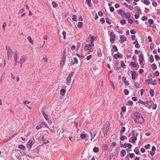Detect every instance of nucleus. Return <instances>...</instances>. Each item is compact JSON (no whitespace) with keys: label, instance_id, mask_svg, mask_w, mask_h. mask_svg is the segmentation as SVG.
Returning <instances> with one entry per match:
<instances>
[{"label":"nucleus","instance_id":"nucleus-1","mask_svg":"<svg viewBox=\"0 0 160 160\" xmlns=\"http://www.w3.org/2000/svg\"><path fill=\"white\" fill-rule=\"evenodd\" d=\"M132 117L134 121L138 124H141L144 122V120L142 115L138 112H135L132 114Z\"/></svg>","mask_w":160,"mask_h":160},{"label":"nucleus","instance_id":"nucleus-2","mask_svg":"<svg viewBox=\"0 0 160 160\" xmlns=\"http://www.w3.org/2000/svg\"><path fill=\"white\" fill-rule=\"evenodd\" d=\"M74 72H71L67 77L66 80V84L68 86H69L71 81V78L73 76Z\"/></svg>","mask_w":160,"mask_h":160},{"label":"nucleus","instance_id":"nucleus-3","mask_svg":"<svg viewBox=\"0 0 160 160\" xmlns=\"http://www.w3.org/2000/svg\"><path fill=\"white\" fill-rule=\"evenodd\" d=\"M110 41L112 43H114V41L115 40L116 35L115 34L112 32H111L110 33Z\"/></svg>","mask_w":160,"mask_h":160},{"label":"nucleus","instance_id":"nucleus-4","mask_svg":"<svg viewBox=\"0 0 160 160\" xmlns=\"http://www.w3.org/2000/svg\"><path fill=\"white\" fill-rule=\"evenodd\" d=\"M90 132L91 137V141H92L94 138L96 136L97 132L95 130L92 129L90 131Z\"/></svg>","mask_w":160,"mask_h":160},{"label":"nucleus","instance_id":"nucleus-5","mask_svg":"<svg viewBox=\"0 0 160 160\" xmlns=\"http://www.w3.org/2000/svg\"><path fill=\"white\" fill-rule=\"evenodd\" d=\"M66 60V55L65 53H64L63 54L60 66L62 67L64 64Z\"/></svg>","mask_w":160,"mask_h":160},{"label":"nucleus","instance_id":"nucleus-6","mask_svg":"<svg viewBox=\"0 0 160 160\" xmlns=\"http://www.w3.org/2000/svg\"><path fill=\"white\" fill-rule=\"evenodd\" d=\"M27 57L26 56H22L20 58V63L21 65L27 60Z\"/></svg>","mask_w":160,"mask_h":160},{"label":"nucleus","instance_id":"nucleus-7","mask_svg":"<svg viewBox=\"0 0 160 160\" xmlns=\"http://www.w3.org/2000/svg\"><path fill=\"white\" fill-rule=\"evenodd\" d=\"M121 147H122L123 148H126L127 147H128V148L130 149L132 147V145L129 143H125L124 144H122L120 145Z\"/></svg>","mask_w":160,"mask_h":160},{"label":"nucleus","instance_id":"nucleus-8","mask_svg":"<svg viewBox=\"0 0 160 160\" xmlns=\"http://www.w3.org/2000/svg\"><path fill=\"white\" fill-rule=\"evenodd\" d=\"M93 45V43L91 42V43L89 44L86 45V46L84 47V49L85 51H87L88 48H91Z\"/></svg>","mask_w":160,"mask_h":160},{"label":"nucleus","instance_id":"nucleus-9","mask_svg":"<svg viewBox=\"0 0 160 160\" xmlns=\"http://www.w3.org/2000/svg\"><path fill=\"white\" fill-rule=\"evenodd\" d=\"M144 59L143 57V54H141L139 58V61L140 64L141 65H142V64L144 61Z\"/></svg>","mask_w":160,"mask_h":160},{"label":"nucleus","instance_id":"nucleus-10","mask_svg":"<svg viewBox=\"0 0 160 160\" xmlns=\"http://www.w3.org/2000/svg\"><path fill=\"white\" fill-rule=\"evenodd\" d=\"M122 54L120 53L119 52H118L117 54H115L113 56L114 58L115 59H117L119 58H121L122 57Z\"/></svg>","mask_w":160,"mask_h":160},{"label":"nucleus","instance_id":"nucleus-11","mask_svg":"<svg viewBox=\"0 0 160 160\" xmlns=\"http://www.w3.org/2000/svg\"><path fill=\"white\" fill-rule=\"evenodd\" d=\"M130 72L132 75V79H135L137 76V74L136 72L133 71H131Z\"/></svg>","mask_w":160,"mask_h":160},{"label":"nucleus","instance_id":"nucleus-12","mask_svg":"<svg viewBox=\"0 0 160 160\" xmlns=\"http://www.w3.org/2000/svg\"><path fill=\"white\" fill-rule=\"evenodd\" d=\"M120 42H124L126 41V37L124 35H121L120 37Z\"/></svg>","mask_w":160,"mask_h":160},{"label":"nucleus","instance_id":"nucleus-13","mask_svg":"<svg viewBox=\"0 0 160 160\" xmlns=\"http://www.w3.org/2000/svg\"><path fill=\"white\" fill-rule=\"evenodd\" d=\"M122 80L123 82L126 86H128L129 85V83L127 81L126 78L125 77H123L122 78Z\"/></svg>","mask_w":160,"mask_h":160},{"label":"nucleus","instance_id":"nucleus-14","mask_svg":"<svg viewBox=\"0 0 160 160\" xmlns=\"http://www.w3.org/2000/svg\"><path fill=\"white\" fill-rule=\"evenodd\" d=\"M12 53V52H7V57H8V60H10L11 59Z\"/></svg>","mask_w":160,"mask_h":160},{"label":"nucleus","instance_id":"nucleus-15","mask_svg":"<svg viewBox=\"0 0 160 160\" xmlns=\"http://www.w3.org/2000/svg\"><path fill=\"white\" fill-rule=\"evenodd\" d=\"M32 146V140H29L27 144L28 148H31Z\"/></svg>","mask_w":160,"mask_h":160},{"label":"nucleus","instance_id":"nucleus-16","mask_svg":"<svg viewBox=\"0 0 160 160\" xmlns=\"http://www.w3.org/2000/svg\"><path fill=\"white\" fill-rule=\"evenodd\" d=\"M42 124H43L44 125L45 127H46L48 128H49V130L51 131V132H53V133H54V132H56L55 130L52 129L51 128H50L48 127L45 124V123H44V122H42Z\"/></svg>","mask_w":160,"mask_h":160},{"label":"nucleus","instance_id":"nucleus-17","mask_svg":"<svg viewBox=\"0 0 160 160\" xmlns=\"http://www.w3.org/2000/svg\"><path fill=\"white\" fill-rule=\"evenodd\" d=\"M60 94L62 96H64L66 93V90L64 89H62L60 91Z\"/></svg>","mask_w":160,"mask_h":160},{"label":"nucleus","instance_id":"nucleus-18","mask_svg":"<svg viewBox=\"0 0 160 160\" xmlns=\"http://www.w3.org/2000/svg\"><path fill=\"white\" fill-rule=\"evenodd\" d=\"M27 39L33 45L34 44L33 40L31 38V37L30 36H28Z\"/></svg>","mask_w":160,"mask_h":160},{"label":"nucleus","instance_id":"nucleus-19","mask_svg":"<svg viewBox=\"0 0 160 160\" xmlns=\"http://www.w3.org/2000/svg\"><path fill=\"white\" fill-rule=\"evenodd\" d=\"M118 14L121 16H123L125 14V13L123 10H119L118 12Z\"/></svg>","mask_w":160,"mask_h":160},{"label":"nucleus","instance_id":"nucleus-20","mask_svg":"<svg viewBox=\"0 0 160 160\" xmlns=\"http://www.w3.org/2000/svg\"><path fill=\"white\" fill-rule=\"evenodd\" d=\"M42 112L45 119L48 120V115L45 113L43 111H42Z\"/></svg>","mask_w":160,"mask_h":160},{"label":"nucleus","instance_id":"nucleus-21","mask_svg":"<svg viewBox=\"0 0 160 160\" xmlns=\"http://www.w3.org/2000/svg\"><path fill=\"white\" fill-rule=\"evenodd\" d=\"M18 148L21 150H24L25 149V147L24 145L20 144L18 146Z\"/></svg>","mask_w":160,"mask_h":160},{"label":"nucleus","instance_id":"nucleus-22","mask_svg":"<svg viewBox=\"0 0 160 160\" xmlns=\"http://www.w3.org/2000/svg\"><path fill=\"white\" fill-rule=\"evenodd\" d=\"M124 15L126 18H130L131 16V14L129 12H127L126 13H125Z\"/></svg>","mask_w":160,"mask_h":160},{"label":"nucleus","instance_id":"nucleus-23","mask_svg":"<svg viewBox=\"0 0 160 160\" xmlns=\"http://www.w3.org/2000/svg\"><path fill=\"white\" fill-rule=\"evenodd\" d=\"M106 126H104V128H103V131L104 132H105L107 133V132L109 130V128L108 126H108L105 127Z\"/></svg>","mask_w":160,"mask_h":160},{"label":"nucleus","instance_id":"nucleus-24","mask_svg":"<svg viewBox=\"0 0 160 160\" xmlns=\"http://www.w3.org/2000/svg\"><path fill=\"white\" fill-rule=\"evenodd\" d=\"M74 62H73V61L72 62V65L74 64L75 63L77 64L78 63V60L77 58L76 57H74L73 58Z\"/></svg>","mask_w":160,"mask_h":160},{"label":"nucleus","instance_id":"nucleus-25","mask_svg":"<svg viewBox=\"0 0 160 160\" xmlns=\"http://www.w3.org/2000/svg\"><path fill=\"white\" fill-rule=\"evenodd\" d=\"M126 151L125 150H123L120 152L121 156L122 157H123L125 156L126 154Z\"/></svg>","mask_w":160,"mask_h":160},{"label":"nucleus","instance_id":"nucleus-26","mask_svg":"<svg viewBox=\"0 0 160 160\" xmlns=\"http://www.w3.org/2000/svg\"><path fill=\"white\" fill-rule=\"evenodd\" d=\"M150 94V96L151 97H153L154 95V91L153 89H151L149 91Z\"/></svg>","mask_w":160,"mask_h":160},{"label":"nucleus","instance_id":"nucleus-27","mask_svg":"<svg viewBox=\"0 0 160 160\" xmlns=\"http://www.w3.org/2000/svg\"><path fill=\"white\" fill-rule=\"evenodd\" d=\"M130 64H131V66L133 68L136 67L137 66V64L135 62H131Z\"/></svg>","mask_w":160,"mask_h":160},{"label":"nucleus","instance_id":"nucleus-28","mask_svg":"<svg viewBox=\"0 0 160 160\" xmlns=\"http://www.w3.org/2000/svg\"><path fill=\"white\" fill-rule=\"evenodd\" d=\"M152 81V79H147L146 80V82L148 84H151Z\"/></svg>","mask_w":160,"mask_h":160},{"label":"nucleus","instance_id":"nucleus-29","mask_svg":"<svg viewBox=\"0 0 160 160\" xmlns=\"http://www.w3.org/2000/svg\"><path fill=\"white\" fill-rule=\"evenodd\" d=\"M96 40V38L95 37L93 36H92L91 37V39H90V42H93L95 41Z\"/></svg>","mask_w":160,"mask_h":160},{"label":"nucleus","instance_id":"nucleus-30","mask_svg":"<svg viewBox=\"0 0 160 160\" xmlns=\"http://www.w3.org/2000/svg\"><path fill=\"white\" fill-rule=\"evenodd\" d=\"M108 148V147L107 145L104 144L102 146V149L104 151H107Z\"/></svg>","mask_w":160,"mask_h":160},{"label":"nucleus","instance_id":"nucleus-31","mask_svg":"<svg viewBox=\"0 0 160 160\" xmlns=\"http://www.w3.org/2000/svg\"><path fill=\"white\" fill-rule=\"evenodd\" d=\"M83 25V23L82 22H78L77 25V26L78 28H81Z\"/></svg>","mask_w":160,"mask_h":160},{"label":"nucleus","instance_id":"nucleus-32","mask_svg":"<svg viewBox=\"0 0 160 160\" xmlns=\"http://www.w3.org/2000/svg\"><path fill=\"white\" fill-rule=\"evenodd\" d=\"M14 60L16 62H18V57H17V54L15 52L14 53Z\"/></svg>","mask_w":160,"mask_h":160},{"label":"nucleus","instance_id":"nucleus-33","mask_svg":"<svg viewBox=\"0 0 160 160\" xmlns=\"http://www.w3.org/2000/svg\"><path fill=\"white\" fill-rule=\"evenodd\" d=\"M77 16H76L75 15H72V19L73 21H75V22H76L77 21Z\"/></svg>","mask_w":160,"mask_h":160},{"label":"nucleus","instance_id":"nucleus-34","mask_svg":"<svg viewBox=\"0 0 160 160\" xmlns=\"http://www.w3.org/2000/svg\"><path fill=\"white\" fill-rule=\"evenodd\" d=\"M133 104V102L132 101H128L127 103V105L132 106Z\"/></svg>","mask_w":160,"mask_h":160},{"label":"nucleus","instance_id":"nucleus-35","mask_svg":"<svg viewBox=\"0 0 160 160\" xmlns=\"http://www.w3.org/2000/svg\"><path fill=\"white\" fill-rule=\"evenodd\" d=\"M137 139L136 136H134L132 138V141L133 143H134L136 142Z\"/></svg>","mask_w":160,"mask_h":160},{"label":"nucleus","instance_id":"nucleus-36","mask_svg":"<svg viewBox=\"0 0 160 160\" xmlns=\"http://www.w3.org/2000/svg\"><path fill=\"white\" fill-rule=\"evenodd\" d=\"M144 3L147 5H149L150 3V2L148 0H144Z\"/></svg>","mask_w":160,"mask_h":160},{"label":"nucleus","instance_id":"nucleus-37","mask_svg":"<svg viewBox=\"0 0 160 160\" xmlns=\"http://www.w3.org/2000/svg\"><path fill=\"white\" fill-rule=\"evenodd\" d=\"M91 0H86V2L87 4L89 7H91Z\"/></svg>","mask_w":160,"mask_h":160},{"label":"nucleus","instance_id":"nucleus-38","mask_svg":"<svg viewBox=\"0 0 160 160\" xmlns=\"http://www.w3.org/2000/svg\"><path fill=\"white\" fill-rule=\"evenodd\" d=\"M129 91L126 89L124 90V93L125 95H128L129 94Z\"/></svg>","mask_w":160,"mask_h":160},{"label":"nucleus","instance_id":"nucleus-39","mask_svg":"<svg viewBox=\"0 0 160 160\" xmlns=\"http://www.w3.org/2000/svg\"><path fill=\"white\" fill-rule=\"evenodd\" d=\"M151 67L153 70H156L157 68V66L155 64H152Z\"/></svg>","mask_w":160,"mask_h":160},{"label":"nucleus","instance_id":"nucleus-40","mask_svg":"<svg viewBox=\"0 0 160 160\" xmlns=\"http://www.w3.org/2000/svg\"><path fill=\"white\" fill-rule=\"evenodd\" d=\"M121 67L123 68H125L126 67V65L124 64L123 61H121Z\"/></svg>","mask_w":160,"mask_h":160},{"label":"nucleus","instance_id":"nucleus-41","mask_svg":"<svg viewBox=\"0 0 160 160\" xmlns=\"http://www.w3.org/2000/svg\"><path fill=\"white\" fill-rule=\"evenodd\" d=\"M43 125H44L43 124H42H42L39 125H38L36 127V128L37 129H39L41 128L42 127Z\"/></svg>","mask_w":160,"mask_h":160},{"label":"nucleus","instance_id":"nucleus-42","mask_svg":"<svg viewBox=\"0 0 160 160\" xmlns=\"http://www.w3.org/2000/svg\"><path fill=\"white\" fill-rule=\"evenodd\" d=\"M153 22V20L152 19H150L148 20V22L150 24H152Z\"/></svg>","mask_w":160,"mask_h":160},{"label":"nucleus","instance_id":"nucleus-43","mask_svg":"<svg viewBox=\"0 0 160 160\" xmlns=\"http://www.w3.org/2000/svg\"><path fill=\"white\" fill-rule=\"evenodd\" d=\"M154 61V59L153 56L151 55L150 57V62L152 63Z\"/></svg>","mask_w":160,"mask_h":160},{"label":"nucleus","instance_id":"nucleus-44","mask_svg":"<svg viewBox=\"0 0 160 160\" xmlns=\"http://www.w3.org/2000/svg\"><path fill=\"white\" fill-rule=\"evenodd\" d=\"M98 148L97 147H94L93 149V151L95 153L98 152Z\"/></svg>","mask_w":160,"mask_h":160},{"label":"nucleus","instance_id":"nucleus-45","mask_svg":"<svg viewBox=\"0 0 160 160\" xmlns=\"http://www.w3.org/2000/svg\"><path fill=\"white\" fill-rule=\"evenodd\" d=\"M125 139H127V138L125 136H122L120 138V140L121 141H123Z\"/></svg>","mask_w":160,"mask_h":160},{"label":"nucleus","instance_id":"nucleus-46","mask_svg":"<svg viewBox=\"0 0 160 160\" xmlns=\"http://www.w3.org/2000/svg\"><path fill=\"white\" fill-rule=\"evenodd\" d=\"M97 55L98 57H101L102 56V53L101 50H99L97 51Z\"/></svg>","mask_w":160,"mask_h":160},{"label":"nucleus","instance_id":"nucleus-47","mask_svg":"<svg viewBox=\"0 0 160 160\" xmlns=\"http://www.w3.org/2000/svg\"><path fill=\"white\" fill-rule=\"evenodd\" d=\"M80 137L82 139H84L86 137V135L85 134H82L80 135Z\"/></svg>","mask_w":160,"mask_h":160},{"label":"nucleus","instance_id":"nucleus-48","mask_svg":"<svg viewBox=\"0 0 160 160\" xmlns=\"http://www.w3.org/2000/svg\"><path fill=\"white\" fill-rule=\"evenodd\" d=\"M112 48L115 52H117L118 51V49L115 45H113L112 46Z\"/></svg>","mask_w":160,"mask_h":160},{"label":"nucleus","instance_id":"nucleus-49","mask_svg":"<svg viewBox=\"0 0 160 160\" xmlns=\"http://www.w3.org/2000/svg\"><path fill=\"white\" fill-rule=\"evenodd\" d=\"M62 34L63 36V38L64 39L66 38V32L65 31H63L62 32Z\"/></svg>","mask_w":160,"mask_h":160},{"label":"nucleus","instance_id":"nucleus-50","mask_svg":"<svg viewBox=\"0 0 160 160\" xmlns=\"http://www.w3.org/2000/svg\"><path fill=\"white\" fill-rule=\"evenodd\" d=\"M53 6L54 8H56L58 6V5L57 3L55 2H52Z\"/></svg>","mask_w":160,"mask_h":160},{"label":"nucleus","instance_id":"nucleus-51","mask_svg":"<svg viewBox=\"0 0 160 160\" xmlns=\"http://www.w3.org/2000/svg\"><path fill=\"white\" fill-rule=\"evenodd\" d=\"M142 20L143 21H146L148 19V18L145 16H143L141 18Z\"/></svg>","mask_w":160,"mask_h":160},{"label":"nucleus","instance_id":"nucleus-52","mask_svg":"<svg viewBox=\"0 0 160 160\" xmlns=\"http://www.w3.org/2000/svg\"><path fill=\"white\" fill-rule=\"evenodd\" d=\"M122 112H126V108L124 106H123L121 108Z\"/></svg>","mask_w":160,"mask_h":160},{"label":"nucleus","instance_id":"nucleus-53","mask_svg":"<svg viewBox=\"0 0 160 160\" xmlns=\"http://www.w3.org/2000/svg\"><path fill=\"white\" fill-rule=\"evenodd\" d=\"M126 128L124 127H123L121 128V130L120 132L122 133H123L125 131Z\"/></svg>","mask_w":160,"mask_h":160},{"label":"nucleus","instance_id":"nucleus-54","mask_svg":"<svg viewBox=\"0 0 160 160\" xmlns=\"http://www.w3.org/2000/svg\"><path fill=\"white\" fill-rule=\"evenodd\" d=\"M159 73L158 71H156L154 73V75L155 76L157 77L159 75Z\"/></svg>","mask_w":160,"mask_h":160},{"label":"nucleus","instance_id":"nucleus-55","mask_svg":"<svg viewBox=\"0 0 160 160\" xmlns=\"http://www.w3.org/2000/svg\"><path fill=\"white\" fill-rule=\"evenodd\" d=\"M134 86L136 88H138L139 87V84L138 82H135L134 83Z\"/></svg>","mask_w":160,"mask_h":160},{"label":"nucleus","instance_id":"nucleus-56","mask_svg":"<svg viewBox=\"0 0 160 160\" xmlns=\"http://www.w3.org/2000/svg\"><path fill=\"white\" fill-rule=\"evenodd\" d=\"M23 103L25 105H27V104H29L30 103V102L27 100L24 101H23Z\"/></svg>","mask_w":160,"mask_h":160},{"label":"nucleus","instance_id":"nucleus-57","mask_svg":"<svg viewBox=\"0 0 160 160\" xmlns=\"http://www.w3.org/2000/svg\"><path fill=\"white\" fill-rule=\"evenodd\" d=\"M120 22L121 24H125L126 23V21L124 19H122L120 21Z\"/></svg>","mask_w":160,"mask_h":160},{"label":"nucleus","instance_id":"nucleus-58","mask_svg":"<svg viewBox=\"0 0 160 160\" xmlns=\"http://www.w3.org/2000/svg\"><path fill=\"white\" fill-rule=\"evenodd\" d=\"M6 26V23L5 22H4L3 23L2 28L3 29L5 30Z\"/></svg>","mask_w":160,"mask_h":160},{"label":"nucleus","instance_id":"nucleus-59","mask_svg":"<svg viewBox=\"0 0 160 160\" xmlns=\"http://www.w3.org/2000/svg\"><path fill=\"white\" fill-rule=\"evenodd\" d=\"M6 49L7 50V52H12V51L11 49V48L8 47H6Z\"/></svg>","mask_w":160,"mask_h":160},{"label":"nucleus","instance_id":"nucleus-60","mask_svg":"<svg viewBox=\"0 0 160 160\" xmlns=\"http://www.w3.org/2000/svg\"><path fill=\"white\" fill-rule=\"evenodd\" d=\"M128 23L130 24H132L133 23V21L132 19H128Z\"/></svg>","mask_w":160,"mask_h":160},{"label":"nucleus","instance_id":"nucleus-61","mask_svg":"<svg viewBox=\"0 0 160 160\" xmlns=\"http://www.w3.org/2000/svg\"><path fill=\"white\" fill-rule=\"evenodd\" d=\"M134 152L136 154H138L140 153L139 151L136 148L134 150Z\"/></svg>","mask_w":160,"mask_h":160},{"label":"nucleus","instance_id":"nucleus-62","mask_svg":"<svg viewBox=\"0 0 160 160\" xmlns=\"http://www.w3.org/2000/svg\"><path fill=\"white\" fill-rule=\"evenodd\" d=\"M150 144H148L147 145H145L144 147L146 149H148L150 148Z\"/></svg>","mask_w":160,"mask_h":160},{"label":"nucleus","instance_id":"nucleus-63","mask_svg":"<svg viewBox=\"0 0 160 160\" xmlns=\"http://www.w3.org/2000/svg\"><path fill=\"white\" fill-rule=\"evenodd\" d=\"M100 22L102 23H104L105 22V20L104 18H102L100 19Z\"/></svg>","mask_w":160,"mask_h":160},{"label":"nucleus","instance_id":"nucleus-64","mask_svg":"<svg viewBox=\"0 0 160 160\" xmlns=\"http://www.w3.org/2000/svg\"><path fill=\"white\" fill-rule=\"evenodd\" d=\"M109 9H110V10L111 12H113V11H114V7L112 6L110 7L109 8Z\"/></svg>","mask_w":160,"mask_h":160}]
</instances>
